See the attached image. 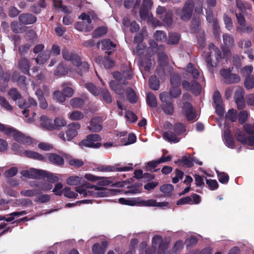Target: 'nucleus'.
<instances>
[{
    "label": "nucleus",
    "mask_w": 254,
    "mask_h": 254,
    "mask_svg": "<svg viewBox=\"0 0 254 254\" xmlns=\"http://www.w3.org/2000/svg\"><path fill=\"white\" fill-rule=\"evenodd\" d=\"M119 202L122 204L129 206H156L164 207L167 206L168 203L167 202H158L156 200L150 199L144 200L141 197L132 198H120L118 200Z\"/></svg>",
    "instance_id": "nucleus-1"
},
{
    "label": "nucleus",
    "mask_w": 254,
    "mask_h": 254,
    "mask_svg": "<svg viewBox=\"0 0 254 254\" xmlns=\"http://www.w3.org/2000/svg\"><path fill=\"white\" fill-rule=\"evenodd\" d=\"M244 128L250 136L247 137L243 131L236 129L235 133L237 140L243 144L251 146L254 145V124L253 125L247 124L244 125Z\"/></svg>",
    "instance_id": "nucleus-2"
},
{
    "label": "nucleus",
    "mask_w": 254,
    "mask_h": 254,
    "mask_svg": "<svg viewBox=\"0 0 254 254\" xmlns=\"http://www.w3.org/2000/svg\"><path fill=\"white\" fill-rule=\"evenodd\" d=\"M76 191L83 197L92 196L94 197H104L107 195L108 190L103 188H99L90 185L85 188V186H79L76 188Z\"/></svg>",
    "instance_id": "nucleus-3"
},
{
    "label": "nucleus",
    "mask_w": 254,
    "mask_h": 254,
    "mask_svg": "<svg viewBox=\"0 0 254 254\" xmlns=\"http://www.w3.org/2000/svg\"><path fill=\"white\" fill-rule=\"evenodd\" d=\"M209 52H208L206 55L205 61L207 63V67L210 70L213 67L216 66V63H212L211 57L214 56L217 62L222 58V55L220 50L216 47L213 43H210L209 45Z\"/></svg>",
    "instance_id": "nucleus-4"
},
{
    "label": "nucleus",
    "mask_w": 254,
    "mask_h": 254,
    "mask_svg": "<svg viewBox=\"0 0 254 254\" xmlns=\"http://www.w3.org/2000/svg\"><path fill=\"white\" fill-rule=\"evenodd\" d=\"M194 6V2L192 0H188L182 9H176L175 13L180 16L182 20L188 21L191 17Z\"/></svg>",
    "instance_id": "nucleus-5"
},
{
    "label": "nucleus",
    "mask_w": 254,
    "mask_h": 254,
    "mask_svg": "<svg viewBox=\"0 0 254 254\" xmlns=\"http://www.w3.org/2000/svg\"><path fill=\"white\" fill-rule=\"evenodd\" d=\"M101 140V137L99 134H89L87 136L86 139L80 142L79 145L82 147L98 148L102 145Z\"/></svg>",
    "instance_id": "nucleus-6"
},
{
    "label": "nucleus",
    "mask_w": 254,
    "mask_h": 254,
    "mask_svg": "<svg viewBox=\"0 0 254 254\" xmlns=\"http://www.w3.org/2000/svg\"><path fill=\"white\" fill-rule=\"evenodd\" d=\"M236 16L237 20V25L236 27L237 32L250 33L253 31L251 25L246 22V19L241 12L236 13Z\"/></svg>",
    "instance_id": "nucleus-7"
},
{
    "label": "nucleus",
    "mask_w": 254,
    "mask_h": 254,
    "mask_svg": "<svg viewBox=\"0 0 254 254\" xmlns=\"http://www.w3.org/2000/svg\"><path fill=\"white\" fill-rule=\"evenodd\" d=\"M113 75L114 78L118 80L120 83L126 84V80L132 78V72L129 67L126 66L122 67L121 72L115 71L113 73Z\"/></svg>",
    "instance_id": "nucleus-8"
},
{
    "label": "nucleus",
    "mask_w": 254,
    "mask_h": 254,
    "mask_svg": "<svg viewBox=\"0 0 254 254\" xmlns=\"http://www.w3.org/2000/svg\"><path fill=\"white\" fill-rule=\"evenodd\" d=\"M80 127V125L79 124L75 122L72 123L68 126V130L66 132V138L64 132H61L59 134V136L64 141L66 140L70 141L76 136L78 133V130L79 129Z\"/></svg>",
    "instance_id": "nucleus-9"
},
{
    "label": "nucleus",
    "mask_w": 254,
    "mask_h": 254,
    "mask_svg": "<svg viewBox=\"0 0 254 254\" xmlns=\"http://www.w3.org/2000/svg\"><path fill=\"white\" fill-rule=\"evenodd\" d=\"M79 18L82 19L84 21L77 22L75 24V28L79 31H90L93 27L91 24V19L90 16L85 13H82L79 16Z\"/></svg>",
    "instance_id": "nucleus-10"
},
{
    "label": "nucleus",
    "mask_w": 254,
    "mask_h": 254,
    "mask_svg": "<svg viewBox=\"0 0 254 254\" xmlns=\"http://www.w3.org/2000/svg\"><path fill=\"white\" fill-rule=\"evenodd\" d=\"M152 243L154 248L159 246L158 254H170V251L168 249L167 245L163 243L162 237L161 236L155 235L152 238Z\"/></svg>",
    "instance_id": "nucleus-11"
},
{
    "label": "nucleus",
    "mask_w": 254,
    "mask_h": 254,
    "mask_svg": "<svg viewBox=\"0 0 254 254\" xmlns=\"http://www.w3.org/2000/svg\"><path fill=\"white\" fill-rule=\"evenodd\" d=\"M164 50V46L160 45L157 49L158 50V63L159 65L156 68V72H161L162 74H164V71H160V69H163V66L165 65V64L167 63L168 57L167 55L163 52Z\"/></svg>",
    "instance_id": "nucleus-12"
},
{
    "label": "nucleus",
    "mask_w": 254,
    "mask_h": 254,
    "mask_svg": "<svg viewBox=\"0 0 254 254\" xmlns=\"http://www.w3.org/2000/svg\"><path fill=\"white\" fill-rule=\"evenodd\" d=\"M220 73L223 77L224 82L227 84L237 83L240 80L238 75L231 73L229 70L223 69L220 70Z\"/></svg>",
    "instance_id": "nucleus-13"
},
{
    "label": "nucleus",
    "mask_w": 254,
    "mask_h": 254,
    "mask_svg": "<svg viewBox=\"0 0 254 254\" xmlns=\"http://www.w3.org/2000/svg\"><path fill=\"white\" fill-rule=\"evenodd\" d=\"M182 86L184 89L190 91L195 95L199 94L201 91L200 85L195 80H193L190 82L187 80H183L182 82Z\"/></svg>",
    "instance_id": "nucleus-14"
},
{
    "label": "nucleus",
    "mask_w": 254,
    "mask_h": 254,
    "mask_svg": "<svg viewBox=\"0 0 254 254\" xmlns=\"http://www.w3.org/2000/svg\"><path fill=\"white\" fill-rule=\"evenodd\" d=\"M132 169V165L131 164H128L127 166L123 167L115 168L112 166H105L101 165L97 167L95 170H97L101 172H114L115 171H128Z\"/></svg>",
    "instance_id": "nucleus-15"
},
{
    "label": "nucleus",
    "mask_w": 254,
    "mask_h": 254,
    "mask_svg": "<svg viewBox=\"0 0 254 254\" xmlns=\"http://www.w3.org/2000/svg\"><path fill=\"white\" fill-rule=\"evenodd\" d=\"M223 43L225 47L222 48L224 53V56H227L230 54V48L234 45V40L233 37L228 34L223 35Z\"/></svg>",
    "instance_id": "nucleus-16"
},
{
    "label": "nucleus",
    "mask_w": 254,
    "mask_h": 254,
    "mask_svg": "<svg viewBox=\"0 0 254 254\" xmlns=\"http://www.w3.org/2000/svg\"><path fill=\"white\" fill-rule=\"evenodd\" d=\"M44 173V170L36 169L33 168L29 170H24L21 172V174L29 179H36L41 178L42 173Z\"/></svg>",
    "instance_id": "nucleus-17"
},
{
    "label": "nucleus",
    "mask_w": 254,
    "mask_h": 254,
    "mask_svg": "<svg viewBox=\"0 0 254 254\" xmlns=\"http://www.w3.org/2000/svg\"><path fill=\"white\" fill-rule=\"evenodd\" d=\"M62 55L64 60L70 61L73 64L79 63L80 57L74 53L69 52L66 48L62 50Z\"/></svg>",
    "instance_id": "nucleus-18"
},
{
    "label": "nucleus",
    "mask_w": 254,
    "mask_h": 254,
    "mask_svg": "<svg viewBox=\"0 0 254 254\" xmlns=\"http://www.w3.org/2000/svg\"><path fill=\"white\" fill-rule=\"evenodd\" d=\"M183 108L187 120L192 121L196 120L197 119L195 111L190 103H185L183 106Z\"/></svg>",
    "instance_id": "nucleus-19"
},
{
    "label": "nucleus",
    "mask_w": 254,
    "mask_h": 254,
    "mask_svg": "<svg viewBox=\"0 0 254 254\" xmlns=\"http://www.w3.org/2000/svg\"><path fill=\"white\" fill-rule=\"evenodd\" d=\"M13 134L14 139L23 144H29L32 143V139L30 137L24 136L22 133L15 131L11 128L9 134Z\"/></svg>",
    "instance_id": "nucleus-20"
},
{
    "label": "nucleus",
    "mask_w": 254,
    "mask_h": 254,
    "mask_svg": "<svg viewBox=\"0 0 254 254\" xmlns=\"http://www.w3.org/2000/svg\"><path fill=\"white\" fill-rule=\"evenodd\" d=\"M151 0H143L142 5L140 9V17L141 20H145L148 13L149 9L152 5Z\"/></svg>",
    "instance_id": "nucleus-21"
},
{
    "label": "nucleus",
    "mask_w": 254,
    "mask_h": 254,
    "mask_svg": "<svg viewBox=\"0 0 254 254\" xmlns=\"http://www.w3.org/2000/svg\"><path fill=\"white\" fill-rule=\"evenodd\" d=\"M101 119L100 117H95L92 118L88 127V129L93 132H98L102 129L101 125Z\"/></svg>",
    "instance_id": "nucleus-22"
},
{
    "label": "nucleus",
    "mask_w": 254,
    "mask_h": 254,
    "mask_svg": "<svg viewBox=\"0 0 254 254\" xmlns=\"http://www.w3.org/2000/svg\"><path fill=\"white\" fill-rule=\"evenodd\" d=\"M223 140L227 146L233 148L235 146V141L229 128H226L223 134Z\"/></svg>",
    "instance_id": "nucleus-23"
},
{
    "label": "nucleus",
    "mask_w": 254,
    "mask_h": 254,
    "mask_svg": "<svg viewBox=\"0 0 254 254\" xmlns=\"http://www.w3.org/2000/svg\"><path fill=\"white\" fill-rule=\"evenodd\" d=\"M19 21L24 24H31L36 21V18L29 13H23L19 16Z\"/></svg>",
    "instance_id": "nucleus-24"
},
{
    "label": "nucleus",
    "mask_w": 254,
    "mask_h": 254,
    "mask_svg": "<svg viewBox=\"0 0 254 254\" xmlns=\"http://www.w3.org/2000/svg\"><path fill=\"white\" fill-rule=\"evenodd\" d=\"M29 185L32 187L37 188L43 190H49L53 188V186L49 183L42 184L36 181L30 182Z\"/></svg>",
    "instance_id": "nucleus-25"
},
{
    "label": "nucleus",
    "mask_w": 254,
    "mask_h": 254,
    "mask_svg": "<svg viewBox=\"0 0 254 254\" xmlns=\"http://www.w3.org/2000/svg\"><path fill=\"white\" fill-rule=\"evenodd\" d=\"M49 160L56 165H62L64 163V161L62 156L54 153H49L47 155Z\"/></svg>",
    "instance_id": "nucleus-26"
},
{
    "label": "nucleus",
    "mask_w": 254,
    "mask_h": 254,
    "mask_svg": "<svg viewBox=\"0 0 254 254\" xmlns=\"http://www.w3.org/2000/svg\"><path fill=\"white\" fill-rule=\"evenodd\" d=\"M178 134L175 132L173 133L171 131H168L163 133V138L167 141L172 143H177L179 142L180 138L178 137Z\"/></svg>",
    "instance_id": "nucleus-27"
},
{
    "label": "nucleus",
    "mask_w": 254,
    "mask_h": 254,
    "mask_svg": "<svg viewBox=\"0 0 254 254\" xmlns=\"http://www.w3.org/2000/svg\"><path fill=\"white\" fill-rule=\"evenodd\" d=\"M40 122L41 126L44 128L51 130L55 128L52 120L46 116H42L40 118Z\"/></svg>",
    "instance_id": "nucleus-28"
},
{
    "label": "nucleus",
    "mask_w": 254,
    "mask_h": 254,
    "mask_svg": "<svg viewBox=\"0 0 254 254\" xmlns=\"http://www.w3.org/2000/svg\"><path fill=\"white\" fill-rule=\"evenodd\" d=\"M186 71L194 79H197L199 76V70L191 64H189L187 65L186 67Z\"/></svg>",
    "instance_id": "nucleus-29"
},
{
    "label": "nucleus",
    "mask_w": 254,
    "mask_h": 254,
    "mask_svg": "<svg viewBox=\"0 0 254 254\" xmlns=\"http://www.w3.org/2000/svg\"><path fill=\"white\" fill-rule=\"evenodd\" d=\"M35 94L38 97L39 101V106L42 109H46L48 107L47 102L43 96V92L41 91L40 88L37 89L35 91Z\"/></svg>",
    "instance_id": "nucleus-30"
},
{
    "label": "nucleus",
    "mask_w": 254,
    "mask_h": 254,
    "mask_svg": "<svg viewBox=\"0 0 254 254\" xmlns=\"http://www.w3.org/2000/svg\"><path fill=\"white\" fill-rule=\"evenodd\" d=\"M50 53L48 51H44L39 53L37 58H35V62L37 64H42L47 62L50 58Z\"/></svg>",
    "instance_id": "nucleus-31"
},
{
    "label": "nucleus",
    "mask_w": 254,
    "mask_h": 254,
    "mask_svg": "<svg viewBox=\"0 0 254 254\" xmlns=\"http://www.w3.org/2000/svg\"><path fill=\"white\" fill-rule=\"evenodd\" d=\"M80 59L79 63L77 64H73L76 66L75 70L77 73L82 75L84 72L88 71L89 69V64L86 62H81Z\"/></svg>",
    "instance_id": "nucleus-32"
},
{
    "label": "nucleus",
    "mask_w": 254,
    "mask_h": 254,
    "mask_svg": "<svg viewBox=\"0 0 254 254\" xmlns=\"http://www.w3.org/2000/svg\"><path fill=\"white\" fill-rule=\"evenodd\" d=\"M18 65L22 72L25 74L28 73L30 63L28 59L25 58L21 59L19 62Z\"/></svg>",
    "instance_id": "nucleus-33"
},
{
    "label": "nucleus",
    "mask_w": 254,
    "mask_h": 254,
    "mask_svg": "<svg viewBox=\"0 0 254 254\" xmlns=\"http://www.w3.org/2000/svg\"><path fill=\"white\" fill-rule=\"evenodd\" d=\"M180 34L177 32L170 33L169 34L167 43L168 44L175 45L179 43L180 40Z\"/></svg>",
    "instance_id": "nucleus-34"
},
{
    "label": "nucleus",
    "mask_w": 254,
    "mask_h": 254,
    "mask_svg": "<svg viewBox=\"0 0 254 254\" xmlns=\"http://www.w3.org/2000/svg\"><path fill=\"white\" fill-rule=\"evenodd\" d=\"M110 86L117 94L120 95L121 98H123L124 89L122 88L121 85L116 84V82L114 81H111L110 83Z\"/></svg>",
    "instance_id": "nucleus-35"
},
{
    "label": "nucleus",
    "mask_w": 254,
    "mask_h": 254,
    "mask_svg": "<svg viewBox=\"0 0 254 254\" xmlns=\"http://www.w3.org/2000/svg\"><path fill=\"white\" fill-rule=\"evenodd\" d=\"M28 103H25L22 100H19L18 102V106L20 108H27L31 106L36 107L37 102L34 99L29 98L28 100Z\"/></svg>",
    "instance_id": "nucleus-36"
},
{
    "label": "nucleus",
    "mask_w": 254,
    "mask_h": 254,
    "mask_svg": "<svg viewBox=\"0 0 254 254\" xmlns=\"http://www.w3.org/2000/svg\"><path fill=\"white\" fill-rule=\"evenodd\" d=\"M22 156H25L29 158L37 159L38 160H43L44 159V157L42 155L37 152L28 150H24Z\"/></svg>",
    "instance_id": "nucleus-37"
},
{
    "label": "nucleus",
    "mask_w": 254,
    "mask_h": 254,
    "mask_svg": "<svg viewBox=\"0 0 254 254\" xmlns=\"http://www.w3.org/2000/svg\"><path fill=\"white\" fill-rule=\"evenodd\" d=\"M173 12L172 11H168L166 12L164 17L162 18L164 24L168 27L172 25L173 23Z\"/></svg>",
    "instance_id": "nucleus-38"
},
{
    "label": "nucleus",
    "mask_w": 254,
    "mask_h": 254,
    "mask_svg": "<svg viewBox=\"0 0 254 254\" xmlns=\"http://www.w3.org/2000/svg\"><path fill=\"white\" fill-rule=\"evenodd\" d=\"M44 173H42L41 178H47L48 181L51 182H56L59 180V177L52 173L44 171Z\"/></svg>",
    "instance_id": "nucleus-39"
},
{
    "label": "nucleus",
    "mask_w": 254,
    "mask_h": 254,
    "mask_svg": "<svg viewBox=\"0 0 254 254\" xmlns=\"http://www.w3.org/2000/svg\"><path fill=\"white\" fill-rule=\"evenodd\" d=\"M126 94L130 103L133 104L137 101V97L134 91L130 88H128L126 90Z\"/></svg>",
    "instance_id": "nucleus-40"
},
{
    "label": "nucleus",
    "mask_w": 254,
    "mask_h": 254,
    "mask_svg": "<svg viewBox=\"0 0 254 254\" xmlns=\"http://www.w3.org/2000/svg\"><path fill=\"white\" fill-rule=\"evenodd\" d=\"M82 178L77 176H72L67 178L66 183L70 186H77L81 183Z\"/></svg>",
    "instance_id": "nucleus-41"
},
{
    "label": "nucleus",
    "mask_w": 254,
    "mask_h": 254,
    "mask_svg": "<svg viewBox=\"0 0 254 254\" xmlns=\"http://www.w3.org/2000/svg\"><path fill=\"white\" fill-rule=\"evenodd\" d=\"M41 191L40 190L37 189L33 190H25L21 191L20 193L22 195L24 196L32 197L34 196H37L40 194Z\"/></svg>",
    "instance_id": "nucleus-42"
},
{
    "label": "nucleus",
    "mask_w": 254,
    "mask_h": 254,
    "mask_svg": "<svg viewBox=\"0 0 254 254\" xmlns=\"http://www.w3.org/2000/svg\"><path fill=\"white\" fill-rule=\"evenodd\" d=\"M86 88L94 96H97L100 94L101 89H98L95 85L92 83H87L85 84Z\"/></svg>",
    "instance_id": "nucleus-43"
},
{
    "label": "nucleus",
    "mask_w": 254,
    "mask_h": 254,
    "mask_svg": "<svg viewBox=\"0 0 254 254\" xmlns=\"http://www.w3.org/2000/svg\"><path fill=\"white\" fill-rule=\"evenodd\" d=\"M102 44V49L104 50H112L115 48L116 44L113 43L109 39H105L101 42Z\"/></svg>",
    "instance_id": "nucleus-44"
},
{
    "label": "nucleus",
    "mask_w": 254,
    "mask_h": 254,
    "mask_svg": "<svg viewBox=\"0 0 254 254\" xmlns=\"http://www.w3.org/2000/svg\"><path fill=\"white\" fill-rule=\"evenodd\" d=\"M162 108L164 112L167 114L171 115L174 112V106L171 102L163 103Z\"/></svg>",
    "instance_id": "nucleus-45"
},
{
    "label": "nucleus",
    "mask_w": 254,
    "mask_h": 254,
    "mask_svg": "<svg viewBox=\"0 0 254 254\" xmlns=\"http://www.w3.org/2000/svg\"><path fill=\"white\" fill-rule=\"evenodd\" d=\"M147 104L151 107H156L157 106V100L155 95L152 93H148L146 96Z\"/></svg>",
    "instance_id": "nucleus-46"
},
{
    "label": "nucleus",
    "mask_w": 254,
    "mask_h": 254,
    "mask_svg": "<svg viewBox=\"0 0 254 254\" xmlns=\"http://www.w3.org/2000/svg\"><path fill=\"white\" fill-rule=\"evenodd\" d=\"M84 104L83 100L79 98H74L70 101V104L73 108H80Z\"/></svg>",
    "instance_id": "nucleus-47"
},
{
    "label": "nucleus",
    "mask_w": 254,
    "mask_h": 254,
    "mask_svg": "<svg viewBox=\"0 0 254 254\" xmlns=\"http://www.w3.org/2000/svg\"><path fill=\"white\" fill-rule=\"evenodd\" d=\"M181 89L180 85L172 86L170 90V95L173 98H177L181 94Z\"/></svg>",
    "instance_id": "nucleus-48"
},
{
    "label": "nucleus",
    "mask_w": 254,
    "mask_h": 254,
    "mask_svg": "<svg viewBox=\"0 0 254 254\" xmlns=\"http://www.w3.org/2000/svg\"><path fill=\"white\" fill-rule=\"evenodd\" d=\"M145 19H147V23L149 24L152 25L153 26L157 27L161 25V22L158 20L154 18L152 15L149 14V12Z\"/></svg>",
    "instance_id": "nucleus-49"
},
{
    "label": "nucleus",
    "mask_w": 254,
    "mask_h": 254,
    "mask_svg": "<svg viewBox=\"0 0 254 254\" xmlns=\"http://www.w3.org/2000/svg\"><path fill=\"white\" fill-rule=\"evenodd\" d=\"M68 69L63 63L60 64L55 71V74L57 75H63L67 73Z\"/></svg>",
    "instance_id": "nucleus-50"
},
{
    "label": "nucleus",
    "mask_w": 254,
    "mask_h": 254,
    "mask_svg": "<svg viewBox=\"0 0 254 254\" xmlns=\"http://www.w3.org/2000/svg\"><path fill=\"white\" fill-rule=\"evenodd\" d=\"M68 117L71 120L77 121L82 119L84 117V115L80 111H75L71 112Z\"/></svg>",
    "instance_id": "nucleus-51"
},
{
    "label": "nucleus",
    "mask_w": 254,
    "mask_h": 254,
    "mask_svg": "<svg viewBox=\"0 0 254 254\" xmlns=\"http://www.w3.org/2000/svg\"><path fill=\"white\" fill-rule=\"evenodd\" d=\"M100 94L102 97L104 101L107 103H110L112 102V97L107 90L101 89L100 91Z\"/></svg>",
    "instance_id": "nucleus-52"
},
{
    "label": "nucleus",
    "mask_w": 254,
    "mask_h": 254,
    "mask_svg": "<svg viewBox=\"0 0 254 254\" xmlns=\"http://www.w3.org/2000/svg\"><path fill=\"white\" fill-rule=\"evenodd\" d=\"M163 71H164V74H162L161 72H157L158 76L160 77H163L165 76H168L172 72L173 68L172 66L169 65L167 63L165 64V65L163 66ZM160 71H162V69H160Z\"/></svg>",
    "instance_id": "nucleus-53"
},
{
    "label": "nucleus",
    "mask_w": 254,
    "mask_h": 254,
    "mask_svg": "<svg viewBox=\"0 0 254 254\" xmlns=\"http://www.w3.org/2000/svg\"><path fill=\"white\" fill-rule=\"evenodd\" d=\"M154 38L158 41L163 42L167 40V36L163 31L157 30L154 34Z\"/></svg>",
    "instance_id": "nucleus-54"
},
{
    "label": "nucleus",
    "mask_w": 254,
    "mask_h": 254,
    "mask_svg": "<svg viewBox=\"0 0 254 254\" xmlns=\"http://www.w3.org/2000/svg\"><path fill=\"white\" fill-rule=\"evenodd\" d=\"M149 85L151 89L157 90L159 88V82L158 79L155 77L152 76L149 78Z\"/></svg>",
    "instance_id": "nucleus-55"
},
{
    "label": "nucleus",
    "mask_w": 254,
    "mask_h": 254,
    "mask_svg": "<svg viewBox=\"0 0 254 254\" xmlns=\"http://www.w3.org/2000/svg\"><path fill=\"white\" fill-rule=\"evenodd\" d=\"M54 5L56 8H60L62 11L65 13H70L71 10L66 6L62 4L61 0H53Z\"/></svg>",
    "instance_id": "nucleus-56"
},
{
    "label": "nucleus",
    "mask_w": 254,
    "mask_h": 254,
    "mask_svg": "<svg viewBox=\"0 0 254 254\" xmlns=\"http://www.w3.org/2000/svg\"><path fill=\"white\" fill-rule=\"evenodd\" d=\"M63 193L65 196L69 198H75L78 195L77 192L72 191L70 188L68 187H66L63 189Z\"/></svg>",
    "instance_id": "nucleus-57"
},
{
    "label": "nucleus",
    "mask_w": 254,
    "mask_h": 254,
    "mask_svg": "<svg viewBox=\"0 0 254 254\" xmlns=\"http://www.w3.org/2000/svg\"><path fill=\"white\" fill-rule=\"evenodd\" d=\"M174 130L177 134L180 135L185 132L186 127L183 124L177 123L174 125Z\"/></svg>",
    "instance_id": "nucleus-58"
},
{
    "label": "nucleus",
    "mask_w": 254,
    "mask_h": 254,
    "mask_svg": "<svg viewBox=\"0 0 254 254\" xmlns=\"http://www.w3.org/2000/svg\"><path fill=\"white\" fill-rule=\"evenodd\" d=\"M226 118L233 122H235L237 119V113L236 110L233 109L229 110L226 115Z\"/></svg>",
    "instance_id": "nucleus-59"
},
{
    "label": "nucleus",
    "mask_w": 254,
    "mask_h": 254,
    "mask_svg": "<svg viewBox=\"0 0 254 254\" xmlns=\"http://www.w3.org/2000/svg\"><path fill=\"white\" fill-rule=\"evenodd\" d=\"M244 85L245 87L248 89H252L254 87V76L251 75L246 78Z\"/></svg>",
    "instance_id": "nucleus-60"
},
{
    "label": "nucleus",
    "mask_w": 254,
    "mask_h": 254,
    "mask_svg": "<svg viewBox=\"0 0 254 254\" xmlns=\"http://www.w3.org/2000/svg\"><path fill=\"white\" fill-rule=\"evenodd\" d=\"M223 20L225 24L226 28L228 30L231 31L233 26V21L231 18L225 14L223 16Z\"/></svg>",
    "instance_id": "nucleus-61"
},
{
    "label": "nucleus",
    "mask_w": 254,
    "mask_h": 254,
    "mask_svg": "<svg viewBox=\"0 0 254 254\" xmlns=\"http://www.w3.org/2000/svg\"><path fill=\"white\" fill-rule=\"evenodd\" d=\"M216 172L218 179L221 183L226 184L228 182L229 176L226 173L224 172L220 173L218 171H216Z\"/></svg>",
    "instance_id": "nucleus-62"
},
{
    "label": "nucleus",
    "mask_w": 254,
    "mask_h": 254,
    "mask_svg": "<svg viewBox=\"0 0 254 254\" xmlns=\"http://www.w3.org/2000/svg\"><path fill=\"white\" fill-rule=\"evenodd\" d=\"M107 28L105 27H100L96 29L93 33V38H98L106 34Z\"/></svg>",
    "instance_id": "nucleus-63"
},
{
    "label": "nucleus",
    "mask_w": 254,
    "mask_h": 254,
    "mask_svg": "<svg viewBox=\"0 0 254 254\" xmlns=\"http://www.w3.org/2000/svg\"><path fill=\"white\" fill-rule=\"evenodd\" d=\"M181 77L178 73H174L171 77L170 82L172 86L180 85Z\"/></svg>",
    "instance_id": "nucleus-64"
}]
</instances>
